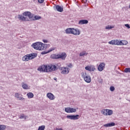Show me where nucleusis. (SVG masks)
<instances>
[{"mask_svg": "<svg viewBox=\"0 0 130 130\" xmlns=\"http://www.w3.org/2000/svg\"><path fill=\"white\" fill-rule=\"evenodd\" d=\"M31 47L32 48H34V49H36V50H44V49H46L47 44L38 42L33 43L31 45Z\"/></svg>", "mask_w": 130, "mask_h": 130, "instance_id": "f257e3e1", "label": "nucleus"}, {"mask_svg": "<svg viewBox=\"0 0 130 130\" xmlns=\"http://www.w3.org/2000/svg\"><path fill=\"white\" fill-rule=\"evenodd\" d=\"M65 32L66 34H73L77 36L81 34V29L75 28H68L66 29Z\"/></svg>", "mask_w": 130, "mask_h": 130, "instance_id": "f03ea898", "label": "nucleus"}, {"mask_svg": "<svg viewBox=\"0 0 130 130\" xmlns=\"http://www.w3.org/2000/svg\"><path fill=\"white\" fill-rule=\"evenodd\" d=\"M36 56H37V53L29 54L23 56L22 59L23 61H28V60H30V59H33V58H35Z\"/></svg>", "mask_w": 130, "mask_h": 130, "instance_id": "7ed1b4c3", "label": "nucleus"}, {"mask_svg": "<svg viewBox=\"0 0 130 130\" xmlns=\"http://www.w3.org/2000/svg\"><path fill=\"white\" fill-rule=\"evenodd\" d=\"M81 76L83 80H84L85 82H86V83H91V81H92V78H91V76L87 74V73H81Z\"/></svg>", "mask_w": 130, "mask_h": 130, "instance_id": "20e7f679", "label": "nucleus"}, {"mask_svg": "<svg viewBox=\"0 0 130 130\" xmlns=\"http://www.w3.org/2000/svg\"><path fill=\"white\" fill-rule=\"evenodd\" d=\"M61 70V74L62 75H68L69 73H70V68L67 67H62L60 68Z\"/></svg>", "mask_w": 130, "mask_h": 130, "instance_id": "39448f33", "label": "nucleus"}, {"mask_svg": "<svg viewBox=\"0 0 130 130\" xmlns=\"http://www.w3.org/2000/svg\"><path fill=\"white\" fill-rule=\"evenodd\" d=\"M22 15L25 17V18H27L28 21H32L33 19V15H32V13L30 12H24Z\"/></svg>", "mask_w": 130, "mask_h": 130, "instance_id": "423d86ee", "label": "nucleus"}, {"mask_svg": "<svg viewBox=\"0 0 130 130\" xmlns=\"http://www.w3.org/2000/svg\"><path fill=\"white\" fill-rule=\"evenodd\" d=\"M56 70H57V68L55 65L51 64L47 66V73H49V72H54V71H56Z\"/></svg>", "mask_w": 130, "mask_h": 130, "instance_id": "0eeeda50", "label": "nucleus"}, {"mask_svg": "<svg viewBox=\"0 0 130 130\" xmlns=\"http://www.w3.org/2000/svg\"><path fill=\"white\" fill-rule=\"evenodd\" d=\"M109 44H111L112 45H121L122 44V41L120 40H111L108 42Z\"/></svg>", "mask_w": 130, "mask_h": 130, "instance_id": "6e6552de", "label": "nucleus"}, {"mask_svg": "<svg viewBox=\"0 0 130 130\" xmlns=\"http://www.w3.org/2000/svg\"><path fill=\"white\" fill-rule=\"evenodd\" d=\"M67 118L68 119H71V120H77L80 118V115H67Z\"/></svg>", "mask_w": 130, "mask_h": 130, "instance_id": "1a4fd4ad", "label": "nucleus"}, {"mask_svg": "<svg viewBox=\"0 0 130 130\" xmlns=\"http://www.w3.org/2000/svg\"><path fill=\"white\" fill-rule=\"evenodd\" d=\"M38 71L42 73H45L46 72L47 73V66L42 65L40 66L38 69Z\"/></svg>", "mask_w": 130, "mask_h": 130, "instance_id": "9d476101", "label": "nucleus"}, {"mask_svg": "<svg viewBox=\"0 0 130 130\" xmlns=\"http://www.w3.org/2000/svg\"><path fill=\"white\" fill-rule=\"evenodd\" d=\"M65 111L67 113H74L77 112V110L73 108H66Z\"/></svg>", "mask_w": 130, "mask_h": 130, "instance_id": "9b49d317", "label": "nucleus"}, {"mask_svg": "<svg viewBox=\"0 0 130 130\" xmlns=\"http://www.w3.org/2000/svg\"><path fill=\"white\" fill-rule=\"evenodd\" d=\"M85 69L86 71H88V72H94L96 70L95 66H93V65H90L89 66H86L85 68Z\"/></svg>", "mask_w": 130, "mask_h": 130, "instance_id": "f8f14e48", "label": "nucleus"}, {"mask_svg": "<svg viewBox=\"0 0 130 130\" xmlns=\"http://www.w3.org/2000/svg\"><path fill=\"white\" fill-rule=\"evenodd\" d=\"M18 19L19 20V21H22V22H25V21H29L28 18L25 17V16L22 15H18Z\"/></svg>", "mask_w": 130, "mask_h": 130, "instance_id": "ddd939ff", "label": "nucleus"}, {"mask_svg": "<svg viewBox=\"0 0 130 130\" xmlns=\"http://www.w3.org/2000/svg\"><path fill=\"white\" fill-rule=\"evenodd\" d=\"M105 68V63L101 62L98 67V70L99 72H102Z\"/></svg>", "mask_w": 130, "mask_h": 130, "instance_id": "4468645a", "label": "nucleus"}, {"mask_svg": "<svg viewBox=\"0 0 130 130\" xmlns=\"http://www.w3.org/2000/svg\"><path fill=\"white\" fill-rule=\"evenodd\" d=\"M47 97L50 100H54L55 99V96L53 94H52L51 92H48L47 93Z\"/></svg>", "mask_w": 130, "mask_h": 130, "instance_id": "2eb2a0df", "label": "nucleus"}, {"mask_svg": "<svg viewBox=\"0 0 130 130\" xmlns=\"http://www.w3.org/2000/svg\"><path fill=\"white\" fill-rule=\"evenodd\" d=\"M67 57V54L65 52H62L60 54H59V58L64 60Z\"/></svg>", "mask_w": 130, "mask_h": 130, "instance_id": "dca6fc26", "label": "nucleus"}, {"mask_svg": "<svg viewBox=\"0 0 130 130\" xmlns=\"http://www.w3.org/2000/svg\"><path fill=\"white\" fill-rule=\"evenodd\" d=\"M55 9L57 12H59L60 13H61L62 12H63V7L60 6L59 5H56L55 6Z\"/></svg>", "mask_w": 130, "mask_h": 130, "instance_id": "f3484780", "label": "nucleus"}, {"mask_svg": "<svg viewBox=\"0 0 130 130\" xmlns=\"http://www.w3.org/2000/svg\"><path fill=\"white\" fill-rule=\"evenodd\" d=\"M15 97L18 99V100H25V99L21 96L19 93H15Z\"/></svg>", "mask_w": 130, "mask_h": 130, "instance_id": "a211bd4d", "label": "nucleus"}, {"mask_svg": "<svg viewBox=\"0 0 130 130\" xmlns=\"http://www.w3.org/2000/svg\"><path fill=\"white\" fill-rule=\"evenodd\" d=\"M115 123L114 122L109 123L107 124H104L105 127H111V126H114Z\"/></svg>", "mask_w": 130, "mask_h": 130, "instance_id": "6ab92c4d", "label": "nucleus"}, {"mask_svg": "<svg viewBox=\"0 0 130 130\" xmlns=\"http://www.w3.org/2000/svg\"><path fill=\"white\" fill-rule=\"evenodd\" d=\"M88 21L87 20H79L78 24L79 25H84L85 24H88Z\"/></svg>", "mask_w": 130, "mask_h": 130, "instance_id": "aec40b11", "label": "nucleus"}, {"mask_svg": "<svg viewBox=\"0 0 130 130\" xmlns=\"http://www.w3.org/2000/svg\"><path fill=\"white\" fill-rule=\"evenodd\" d=\"M51 58L58 59L59 58V54H53L51 55Z\"/></svg>", "mask_w": 130, "mask_h": 130, "instance_id": "412c9836", "label": "nucleus"}, {"mask_svg": "<svg viewBox=\"0 0 130 130\" xmlns=\"http://www.w3.org/2000/svg\"><path fill=\"white\" fill-rule=\"evenodd\" d=\"M26 95L28 99H31V98H33V97H34V94L32 92L27 93Z\"/></svg>", "mask_w": 130, "mask_h": 130, "instance_id": "4be33fe9", "label": "nucleus"}, {"mask_svg": "<svg viewBox=\"0 0 130 130\" xmlns=\"http://www.w3.org/2000/svg\"><path fill=\"white\" fill-rule=\"evenodd\" d=\"M22 87L23 88V89H24L25 90H27V89H29V88L28 87V84L24 83H22Z\"/></svg>", "mask_w": 130, "mask_h": 130, "instance_id": "5701e85b", "label": "nucleus"}, {"mask_svg": "<svg viewBox=\"0 0 130 130\" xmlns=\"http://www.w3.org/2000/svg\"><path fill=\"white\" fill-rule=\"evenodd\" d=\"M108 109H103L102 112L104 115L108 116Z\"/></svg>", "mask_w": 130, "mask_h": 130, "instance_id": "b1692460", "label": "nucleus"}, {"mask_svg": "<svg viewBox=\"0 0 130 130\" xmlns=\"http://www.w3.org/2000/svg\"><path fill=\"white\" fill-rule=\"evenodd\" d=\"M114 28V26H112V25H107L106 26L105 29H106V30H110L112 28Z\"/></svg>", "mask_w": 130, "mask_h": 130, "instance_id": "393cba45", "label": "nucleus"}, {"mask_svg": "<svg viewBox=\"0 0 130 130\" xmlns=\"http://www.w3.org/2000/svg\"><path fill=\"white\" fill-rule=\"evenodd\" d=\"M41 19V17L40 16H35L34 18H32V21H35V20H39Z\"/></svg>", "mask_w": 130, "mask_h": 130, "instance_id": "a878e982", "label": "nucleus"}, {"mask_svg": "<svg viewBox=\"0 0 130 130\" xmlns=\"http://www.w3.org/2000/svg\"><path fill=\"white\" fill-rule=\"evenodd\" d=\"M87 54H88V53H86V51H84L81 52L79 55L80 56H84V55H87Z\"/></svg>", "mask_w": 130, "mask_h": 130, "instance_id": "bb28decb", "label": "nucleus"}, {"mask_svg": "<svg viewBox=\"0 0 130 130\" xmlns=\"http://www.w3.org/2000/svg\"><path fill=\"white\" fill-rule=\"evenodd\" d=\"M113 114V111L112 110L108 109V115H112Z\"/></svg>", "mask_w": 130, "mask_h": 130, "instance_id": "cd10ccee", "label": "nucleus"}, {"mask_svg": "<svg viewBox=\"0 0 130 130\" xmlns=\"http://www.w3.org/2000/svg\"><path fill=\"white\" fill-rule=\"evenodd\" d=\"M45 125L40 126L38 129V130H45Z\"/></svg>", "mask_w": 130, "mask_h": 130, "instance_id": "c85d7f7f", "label": "nucleus"}, {"mask_svg": "<svg viewBox=\"0 0 130 130\" xmlns=\"http://www.w3.org/2000/svg\"><path fill=\"white\" fill-rule=\"evenodd\" d=\"M53 50H55V47H53L52 48H50L48 50V52H51V51H53Z\"/></svg>", "mask_w": 130, "mask_h": 130, "instance_id": "c756f323", "label": "nucleus"}, {"mask_svg": "<svg viewBox=\"0 0 130 130\" xmlns=\"http://www.w3.org/2000/svg\"><path fill=\"white\" fill-rule=\"evenodd\" d=\"M6 129V126L5 125H0V130Z\"/></svg>", "mask_w": 130, "mask_h": 130, "instance_id": "7c9ffc66", "label": "nucleus"}, {"mask_svg": "<svg viewBox=\"0 0 130 130\" xmlns=\"http://www.w3.org/2000/svg\"><path fill=\"white\" fill-rule=\"evenodd\" d=\"M128 43V42L127 41L124 40L122 41L121 45H126Z\"/></svg>", "mask_w": 130, "mask_h": 130, "instance_id": "2f4dec72", "label": "nucleus"}, {"mask_svg": "<svg viewBox=\"0 0 130 130\" xmlns=\"http://www.w3.org/2000/svg\"><path fill=\"white\" fill-rule=\"evenodd\" d=\"M124 72V73H130V68H125Z\"/></svg>", "mask_w": 130, "mask_h": 130, "instance_id": "473e14b6", "label": "nucleus"}, {"mask_svg": "<svg viewBox=\"0 0 130 130\" xmlns=\"http://www.w3.org/2000/svg\"><path fill=\"white\" fill-rule=\"evenodd\" d=\"M67 66L68 68H70V69H72V68H73V64H72L71 63L67 64Z\"/></svg>", "mask_w": 130, "mask_h": 130, "instance_id": "72a5a7b5", "label": "nucleus"}, {"mask_svg": "<svg viewBox=\"0 0 130 130\" xmlns=\"http://www.w3.org/2000/svg\"><path fill=\"white\" fill-rule=\"evenodd\" d=\"M110 91H111L112 92H113V91H114V90H115V88L114 87V86H111L110 87Z\"/></svg>", "mask_w": 130, "mask_h": 130, "instance_id": "f704fd0d", "label": "nucleus"}, {"mask_svg": "<svg viewBox=\"0 0 130 130\" xmlns=\"http://www.w3.org/2000/svg\"><path fill=\"white\" fill-rule=\"evenodd\" d=\"M25 117V115L24 114H21L19 117L20 119H23Z\"/></svg>", "mask_w": 130, "mask_h": 130, "instance_id": "c9c22d12", "label": "nucleus"}, {"mask_svg": "<svg viewBox=\"0 0 130 130\" xmlns=\"http://www.w3.org/2000/svg\"><path fill=\"white\" fill-rule=\"evenodd\" d=\"M47 53H49V52H48V51H43L41 53L42 54H47Z\"/></svg>", "mask_w": 130, "mask_h": 130, "instance_id": "e433bc0d", "label": "nucleus"}, {"mask_svg": "<svg viewBox=\"0 0 130 130\" xmlns=\"http://www.w3.org/2000/svg\"><path fill=\"white\" fill-rule=\"evenodd\" d=\"M125 26L126 27V28H128V29H129L130 28L129 24H125Z\"/></svg>", "mask_w": 130, "mask_h": 130, "instance_id": "4c0bfd02", "label": "nucleus"}, {"mask_svg": "<svg viewBox=\"0 0 130 130\" xmlns=\"http://www.w3.org/2000/svg\"><path fill=\"white\" fill-rule=\"evenodd\" d=\"M38 3H40V4H42L43 2H44V0H38Z\"/></svg>", "mask_w": 130, "mask_h": 130, "instance_id": "58836bf2", "label": "nucleus"}, {"mask_svg": "<svg viewBox=\"0 0 130 130\" xmlns=\"http://www.w3.org/2000/svg\"><path fill=\"white\" fill-rule=\"evenodd\" d=\"M43 42L44 43H48V41L47 40H43Z\"/></svg>", "mask_w": 130, "mask_h": 130, "instance_id": "ea45409f", "label": "nucleus"}, {"mask_svg": "<svg viewBox=\"0 0 130 130\" xmlns=\"http://www.w3.org/2000/svg\"><path fill=\"white\" fill-rule=\"evenodd\" d=\"M24 119H27V118H28V116L24 115Z\"/></svg>", "mask_w": 130, "mask_h": 130, "instance_id": "a19ab883", "label": "nucleus"}, {"mask_svg": "<svg viewBox=\"0 0 130 130\" xmlns=\"http://www.w3.org/2000/svg\"><path fill=\"white\" fill-rule=\"evenodd\" d=\"M54 81H56L57 80V78H56V77H54Z\"/></svg>", "mask_w": 130, "mask_h": 130, "instance_id": "79ce46f5", "label": "nucleus"}, {"mask_svg": "<svg viewBox=\"0 0 130 130\" xmlns=\"http://www.w3.org/2000/svg\"><path fill=\"white\" fill-rule=\"evenodd\" d=\"M102 82H103L102 79H101V81H99V83H102Z\"/></svg>", "mask_w": 130, "mask_h": 130, "instance_id": "37998d69", "label": "nucleus"}, {"mask_svg": "<svg viewBox=\"0 0 130 130\" xmlns=\"http://www.w3.org/2000/svg\"><path fill=\"white\" fill-rule=\"evenodd\" d=\"M129 9H130V5H129Z\"/></svg>", "mask_w": 130, "mask_h": 130, "instance_id": "c03bdc74", "label": "nucleus"}, {"mask_svg": "<svg viewBox=\"0 0 130 130\" xmlns=\"http://www.w3.org/2000/svg\"><path fill=\"white\" fill-rule=\"evenodd\" d=\"M85 2H87V0H85Z\"/></svg>", "mask_w": 130, "mask_h": 130, "instance_id": "a18cd8bd", "label": "nucleus"}, {"mask_svg": "<svg viewBox=\"0 0 130 130\" xmlns=\"http://www.w3.org/2000/svg\"><path fill=\"white\" fill-rule=\"evenodd\" d=\"M2 88V87H0V88Z\"/></svg>", "mask_w": 130, "mask_h": 130, "instance_id": "49530a36", "label": "nucleus"}, {"mask_svg": "<svg viewBox=\"0 0 130 130\" xmlns=\"http://www.w3.org/2000/svg\"><path fill=\"white\" fill-rule=\"evenodd\" d=\"M2 88V87H0V88Z\"/></svg>", "mask_w": 130, "mask_h": 130, "instance_id": "de8ad7c7", "label": "nucleus"}]
</instances>
